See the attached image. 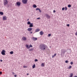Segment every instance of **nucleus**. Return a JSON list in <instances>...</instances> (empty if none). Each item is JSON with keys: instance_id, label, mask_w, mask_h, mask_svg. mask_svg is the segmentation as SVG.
<instances>
[{"instance_id": "38", "label": "nucleus", "mask_w": 77, "mask_h": 77, "mask_svg": "<svg viewBox=\"0 0 77 77\" xmlns=\"http://www.w3.org/2000/svg\"><path fill=\"white\" fill-rule=\"evenodd\" d=\"M2 74V72H0V74Z\"/></svg>"}, {"instance_id": "19", "label": "nucleus", "mask_w": 77, "mask_h": 77, "mask_svg": "<svg viewBox=\"0 0 77 77\" xmlns=\"http://www.w3.org/2000/svg\"><path fill=\"white\" fill-rule=\"evenodd\" d=\"M41 66L42 67H43V66H44V63H42L41 64Z\"/></svg>"}, {"instance_id": "23", "label": "nucleus", "mask_w": 77, "mask_h": 77, "mask_svg": "<svg viewBox=\"0 0 77 77\" xmlns=\"http://www.w3.org/2000/svg\"><path fill=\"white\" fill-rule=\"evenodd\" d=\"M27 24H29H29H31V23H30V22L29 21H28L27 22Z\"/></svg>"}, {"instance_id": "27", "label": "nucleus", "mask_w": 77, "mask_h": 77, "mask_svg": "<svg viewBox=\"0 0 77 77\" xmlns=\"http://www.w3.org/2000/svg\"><path fill=\"white\" fill-rule=\"evenodd\" d=\"M38 60H37V59H36L35 60V62H38Z\"/></svg>"}, {"instance_id": "17", "label": "nucleus", "mask_w": 77, "mask_h": 77, "mask_svg": "<svg viewBox=\"0 0 77 77\" xmlns=\"http://www.w3.org/2000/svg\"><path fill=\"white\" fill-rule=\"evenodd\" d=\"M36 67V65L35 64L32 66V68H35Z\"/></svg>"}, {"instance_id": "21", "label": "nucleus", "mask_w": 77, "mask_h": 77, "mask_svg": "<svg viewBox=\"0 0 77 77\" xmlns=\"http://www.w3.org/2000/svg\"><path fill=\"white\" fill-rule=\"evenodd\" d=\"M0 15H3V13L2 12H0Z\"/></svg>"}, {"instance_id": "14", "label": "nucleus", "mask_w": 77, "mask_h": 77, "mask_svg": "<svg viewBox=\"0 0 77 77\" xmlns=\"http://www.w3.org/2000/svg\"><path fill=\"white\" fill-rule=\"evenodd\" d=\"M72 76H73V73H71L70 74V76L69 77H72Z\"/></svg>"}, {"instance_id": "25", "label": "nucleus", "mask_w": 77, "mask_h": 77, "mask_svg": "<svg viewBox=\"0 0 77 77\" xmlns=\"http://www.w3.org/2000/svg\"><path fill=\"white\" fill-rule=\"evenodd\" d=\"M29 47V48H30V47H32V45H30Z\"/></svg>"}, {"instance_id": "22", "label": "nucleus", "mask_w": 77, "mask_h": 77, "mask_svg": "<svg viewBox=\"0 0 77 77\" xmlns=\"http://www.w3.org/2000/svg\"><path fill=\"white\" fill-rule=\"evenodd\" d=\"M68 8H71V5H68Z\"/></svg>"}, {"instance_id": "31", "label": "nucleus", "mask_w": 77, "mask_h": 77, "mask_svg": "<svg viewBox=\"0 0 77 77\" xmlns=\"http://www.w3.org/2000/svg\"><path fill=\"white\" fill-rule=\"evenodd\" d=\"M48 36H49V37H50V36H51V34H49L48 35Z\"/></svg>"}, {"instance_id": "16", "label": "nucleus", "mask_w": 77, "mask_h": 77, "mask_svg": "<svg viewBox=\"0 0 77 77\" xmlns=\"http://www.w3.org/2000/svg\"><path fill=\"white\" fill-rule=\"evenodd\" d=\"M40 35H43V34H44V33H43V32L42 31H41L40 32Z\"/></svg>"}, {"instance_id": "6", "label": "nucleus", "mask_w": 77, "mask_h": 77, "mask_svg": "<svg viewBox=\"0 0 77 77\" xmlns=\"http://www.w3.org/2000/svg\"><path fill=\"white\" fill-rule=\"evenodd\" d=\"M46 17L47 19H50V16L47 14H46Z\"/></svg>"}, {"instance_id": "13", "label": "nucleus", "mask_w": 77, "mask_h": 77, "mask_svg": "<svg viewBox=\"0 0 77 77\" xmlns=\"http://www.w3.org/2000/svg\"><path fill=\"white\" fill-rule=\"evenodd\" d=\"M33 26V23H31L29 26V27H32Z\"/></svg>"}, {"instance_id": "7", "label": "nucleus", "mask_w": 77, "mask_h": 77, "mask_svg": "<svg viewBox=\"0 0 77 77\" xmlns=\"http://www.w3.org/2000/svg\"><path fill=\"white\" fill-rule=\"evenodd\" d=\"M32 29H33L32 28H29L27 29V30L29 32H31V31H32Z\"/></svg>"}, {"instance_id": "11", "label": "nucleus", "mask_w": 77, "mask_h": 77, "mask_svg": "<svg viewBox=\"0 0 77 77\" xmlns=\"http://www.w3.org/2000/svg\"><path fill=\"white\" fill-rule=\"evenodd\" d=\"M40 30V29H37L35 30V32H38Z\"/></svg>"}, {"instance_id": "1", "label": "nucleus", "mask_w": 77, "mask_h": 77, "mask_svg": "<svg viewBox=\"0 0 77 77\" xmlns=\"http://www.w3.org/2000/svg\"><path fill=\"white\" fill-rule=\"evenodd\" d=\"M46 47H47V46L44 44L40 45V48L41 50H44L46 48Z\"/></svg>"}, {"instance_id": "20", "label": "nucleus", "mask_w": 77, "mask_h": 77, "mask_svg": "<svg viewBox=\"0 0 77 77\" xmlns=\"http://www.w3.org/2000/svg\"><path fill=\"white\" fill-rule=\"evenodd\" d=\"M10 54H14V52L13 51H11L10 52Z\"/></svg>"}, {"instance_id": "33", "label": "nucleus", "mask_w": 77, "mask_h": 77, "mask_svg": "<svg viewBox=\"0 0 77 77\" xmlns=\"http://www.w3.org/2000/svg\"><path fill=\"white\" fill-rule=\"evenodd\" d=\"M23 68H27V66H23Z\"/></svg>"}, {"instance_id": "43", "label": "nucleus", "mask_w": 77, "mask_h": 77, "mask_svg": "<svg viewBox=\"0 0 77 77\" xmlns=\"http://www.w3.org/2000/svg\"><path fill=\"white\" fill-rule=\"evenodd\" d=\"M14 77H17V75H14Z\"/></svg>"}, {"instance_id": "44", "label": "nucleus", "mask_w": 77, "mask_h": 77, "mask_svg": "<svg viewBox=\"0 0 77 77\" xmlns=\"http://www.w3.org/2000/svg\"><path fill=\"white\" fill-rule=\"evenodd\" d=\"M74 77H77V76H74Z\"/></svg>"}, {"instance_id": "40", "label": "nucleus", "mask_w": 77, "mask_h": 77, "mask_svg": "<svg viewBox=\"0 0 77 77\" xmlns=\"http://www.w3.org/2000/svg\"><path fill=\"white\" fill-rule=\"evenodd\" d=\"M0 61H1V62H3V60H0Z\"/></svg>"}, {"instance_id": "2", "label": "nucleus", "mask_w": 77, "mask_h": 77, "mask_svg": "<svg viewBox=\"0 0 77 77\" xmlns=\"http://www.w3.org/2000/svg\"><path fill=\"white\" fill-rule=\"evenodd\" d=\"M4 5L5 6H6L7 4L8 3V1L7 0H4Z\"/></svg>"}, {"instance_id": "34", "label": "nucleus", "mask_w": 77, "mask_h": 77, "mask_svg": "<svg viewBox=\"0 0 77 77\" xmlns=\"http://www.w3.org/2000/svg\"><path fill=\"white\" fill-rule=\"evenodd\" d=\"M39 11L40 12H41V13L42 12L41 10V9H39Z\"/></svg>"}, {"instance_id": "47", "label": "nucleus", "mask_w": 77, "mask_h": 77, "mask_svg": "<svg viewBox=\"0 0 77 77\" xmlns=\"http://www.w3.org/2000/svg\"><path fill=\"white\" fill-rule=\"evenodd\" d=\"M13 74H14V72H13Z\"/></svg>"}, {"instance_id": "35", "label": "nucleus", "mask_w": 77, "mask_h": 77, "mask_svg": "<svg viewBox=\"0 0 77 77\" xmlns=\"http://www.w3.org/2000/svg\"><path fill=\"white\" fill-rule=\"evenodd\" d=\"M53 12H54V13H55V12H56V11H55V10H54V11H53Z\"/></svg>"}, {"instance_id": "39", "label": "nucleus", "mask_w": 77, "mask_h": 77, "mask_svg": "<svg viewBox=\"0 0 77 77\" xmlns=\"http://www.w3.org/2000/svg\"><path fill=\"white\" fill-rule=\"evenodd\" d=\"M67 26H68V27L69 26V24H68L67 25Z\"/></svg>"}, {"instance_id": "45", "label": "nucleus", "mask_w": 77, "mask_h": 77, "mask_svg": "<svg viewBox=\"0 0 77 77\" xmlns=\"http://www.w3.org/2000/svg\"><path fill=\"white\" fill-rule=\"evenodd\" d=\"M29 19H27V21H29Z\"/></svg>"}, {"instance_id": "10", "label": "nucleus", "mask_w": 77, "mask_h": 77, "mask_svg": "<svg viewBox=\"0 0 77 77\" xmlns=\"http://www.w3.org/2000/svg\"><path fill=\"white\" fill-rule=\"evenodd\" d=\"M32 39L33 40V41H36V40H37V38H35V37H33L32 38Z\"/></svg>"}, {"instance_id": "3", "label": "nucleus", "mask_w": 77, "mask_h": 77, "mask_svg": "<svg viewBox=\"0 0 77 77\" xmlns=\"http://www.w3.org/2000/svg\"><path fill=\"white\" fill-rule=\"evenodd\" d=\"M22 2L23 4H26L27 3V0H22Z\"/></svg>"}, {"instance_id": "24", "label": "nucleus", "mask_w": 77, "mask_h": 77, "mask_svg": "<svg viewBox=\"0 0 77 77\" xmlns=\"http://www.w3.org/2000/svg\"><path fill=\"white\" fill-rule=\"evenodd\" d=\"M72 68V66H69V67L68 68L69 69H71V68Z\"/></svg>"}, {"instance_id": "5", "label": "nucleus", "mask_w": 77, "mask_h": 77, "mask_svg": "<svg viewBox=\"0 0 77 77\" xmlns=\"http://www.w3.org/2000/svg\"><path fill=\"white\" fill-rule=\"evenodd\" d=\"M22 39L23 40V41H26L27 40V38L25 37H23Z\"/></svg>"}, {"instance_id": "42", "label": "nucleus", "mask_w": 77, "mask_h": 77, "mask_svg": "<svg viewBox=\"0 0 77 77\" xmlns=\"http://www.w3.org/2000/svg\"><path fill=\"white\" fill-rule=\"evenodd\" d=\"M75 35H77V32H76V33H75Z\"/></svg>"}, {"instance_id": "36", "label": "nucleus", "mask_w": 77, "mask_h": 77, "mask_svg": "<svg viewBox=\"0 0 77 77\" xmlns=\"http://www.w3.org/2000/svg\"><path fill=\"white\" fill-rule=\"evenodd\" d=\"M39 19H40V18L39 17L37 18V20H39Z\"/></svg>"}, {"instance_id": "4", "label": "nucleus", "mask_w": 77, "mask_h": 77, "mask_svg": "<svg viewBox=\"0 0 77 77\" xmlns=\"http://www.w3.org/2000/svg\"><path fill=\"white\" fill-rule=\"evenodd\" d=\"M5 50H3L1 53L2 55H5Z\"/></svg>"}, {"instance_id": "12", "label": "nucleus", "mask_w": 77, "mask_h": 77, "mask_svg": "<svg viewBox=\"0 0 77 77\" xmlns=\"http://www.w3.org/2000/svg\"><path fill=\"white\" fill-rule=\"evenodd\" d=\"M26 48H27L28 49H29L30 48V47L28 45H26Z\"/></svg>"}, {"instance_id": "15", "label": "nucleus", "mask_w": 77, "mask_h": 77, "mask_svg": "<svg viewBox=\"0 0 77 77\" xmlns=\"http://www.w3.org/2000/svg\"><path fill=\"white\" fill-rule=\"evenodd\" d=\"M33 7L34 8H37V6L35 5H33Z\"/></svg>"}, {"instance_id": "30", "label": "nucleus", "mask_w": 77, "mask_h": 77, "mask_svg": "<svg viewBox=\"0 0 77 77\" xmlns=\"http://www.w3.org/2000/svg\"><path fill=\"white\" fill-rule=\"evenodd\" d=\"M40 9L39 8H37L36 9V11H38V10H39Z\"/></svg>"}, {"instance_id": "37", "label": "nucleus", "mask_w": 77, "mask_h": 77, "mask_svg": "<svg viewBox=\"0 0 77 77\" xmlns=\"http://www.w3.org/2000/svg\"><path fill=\"white\" fill-rule=\"evenodd\" d=\"M32 33H33V32H30V33L31 34H32Z\"/></svg>"}, {"instance_id": "26", "label": "nucleus", "mask_w": 77, "mask_h": 77, "mask_svg": "<svg viewBox=\"0 0 77 77\" xmlns=\"http://www.w3.org/2000/svg\"><path fill=\"white\" fill-rule=\"evenodd\" d=\"M65 62L66 63H68V62H69V61H68V60H66L65 61Z\"/></svg>"}, {"instance_id": "8", "label": "nucleus", "mask_w": 77, "mask_h": 77, "mask_svg": "<svg viewBox=\"0 0 77 77\" xmlns=\"http://www.w3.org/2000/svg\"><path fill=\"white\" fill-rule=\"evenodd\" d=\"M17 5L18 6H19L21 5V2H17Z\"/></svg>"}, {"instance_id": "9", "label": "nucleus", "mask_w": 77, "mask_h": 77, "mask_svg": "<svg viewBox=\"0 0 77 77\" xmlns=\"http://www.w3.org/2000/svg\"><path fill=\"white\" fill-rule=\"evenodd\" d=\"M7 20V17H6V16H4L3 17V20Z\"/></svg>"}, {"instance_id": "32", "label": "nucleus", "mask_w": 77, "mask_h": 77, "mask_svg": "<svg viewBox=\"0 0 77 77\" xmlns=\"http://www.w3.org/2000/svg\"><path fill=\"white\" fill-rule=\"evenodd\" d=\"M70 64L71 65H72V64H73V62H71L70 63Z\"/></svg>"}, {"instance_id": "46", "label": "nucleus", "mask_w": 77, "mask_h": 77, "mask_svg": "<svg viewBox=\"0 0 77 77\" xmlns=\"http://www.w3.org/2000/svg\"><path fill=\"white\" fill-rule=\"evenodd\" d=\"M27 75H29V73H27Z\"/></svg>"}, {"instance_id": "18", "label": "nucleus", "mask_w": 77, "mask_h": 77, "mask_svg": "<svg viewBox=\"0 0 77 77\" xmlns=\"http://www.w3.org/2000/svg\"><path fill=\"white\" fill-rule=\"evenodd\" d=\"M56 56V54H55L54 55H53L52 56V58H53V57H55V56Z\"/></svg>"}, {"instance_id": "41", "label": "nucleus", "mask_w": 77, "mask_h": 77, "mask_svg": "<svg viewBox=\"0 0 77 77\" xmlns=\"http://www.w3.org/2000/svg\"><path fill=\"white\" fill-rule=\"evenodd\" d=\"M32 49H31L29 50V51H32Z\"/></svg>"}, {"instance_id": "28", "label": "nucleus", "mask_w": 77, "mask_h": 77, "mask_svg": "<svg viewBox=\"0 0 77 77\" xmlns=\"http://www.w3.org/2000/svg\"><path fill=\"white\" fill-rule=\"evenodd\" d=\"M67 7H65V11H66V10H67Z\"/></svg>"}, {"instance_id": "29", "label": "nucleus", "mask_w": 77, "mask_h": 77, "mask_svg": "<svg viewBox=\"0 0 77 77\" xmlns=\"http://www.w3.org/2000/svg\"><path fill=\"white\" fill-rule=\"evenodd\" d=\"M65 10V8H62V11H64Z\"/></svg>"}]
</instances>
